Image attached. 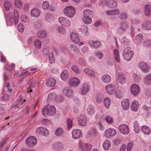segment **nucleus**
<instances>
[{"label":"nucleus","mask_w":151,"mask_h":151,"mask_svg":"<svg viewBox=\"0 0 151 151\" xmlns=\"http://www.w3.org/2000/svg\"><path fill=\"white\" fill-rule=\"evenodd\" d=\"M56 111L55 107L54 105L48 104L42 108V113L44 116L47 115L52 116L55 114Z\"/></svg>","instance_id":"1"},{"label":"nucleus","mask_w":151,"mask_h":151,"mask_svg":"<svg viewBox=\"0 0 151 151\" xmlns=\"http://www.w3.org/2000/svg\"><path fill=\"white\" fill-rule=\"evenodd\" d=\"M93 14L92 10L89 9L85 10L83 12V17L82 19L83 22L87 24H91L92 20L90 17L92 16Z\"/></svg>","instance_id":"2"},{"label":"nucleus","mask_w":151,"mask_h":151,"mask_svg":"<svg viewBox=\"0 0 151 151\" xmlns=\"http://www.w3.org/2000/svg\"><path fill=\"white\" fill-rule=\"evenodd\" d=\"M76 12V9L71 6H67L63 10L64 14L70 18H72L74 16Z\"/></svg>","instance_id":"3"},{"label":"nucleus","mask_w":151,"mask_h":151,"mask_svg":"<svg viewBox=\"0 0 151 151\" xmlns=\"http://www.w3.org/2000/svg\"><path fill=\"white\" fill-rule=\"evenodd\" d=\"M134 55L133 52L130 47L126 48L123 51V56L124 58L127 61H130Z\"/></svg>","instance_id":"4"},{"label":"nucleus","mask_w":151,"mask_h":151,"mask_svg":"<svg viewBox=\"0 0 151 151\" xmlns=\"http://www.w3.org/2000/svg\"><path fill=\"white\" fill-rule=\"evenodd\" d=\"M9 21L11 24H14L16 25L18 22L19 19L18 13L16 10L14 11V14H9L8 17Z\"/></svg>","instance_id":"5"},{"label":"nucleus","mask_w":151,"mask_h":151,"mask_svg":"<svg viewBox=\"0 0 151 151\" xmlns=\"http://www.w3.org/2000/svg\"><path fill=\"white\" fill-rule=\"evenodd\" d=\"M90 84L89 82L86 81L82 85L81 93L83 95H86L91 90Z\"/></svg>","instance_id":"6"},{"label":"nucleus","mask_w":151,"mask_h":151,"mask_svg":"<svg viewBox=\"0 0 151 151\" xmlns=\"http://www.w3.org/2000/svg\"><path fill=\"white\" fill-rule=\"evenodd\" d=\"M115 88V86L112 83L108 84L104 87L106 93L109 95H112L114 93Z\"/></svg>","instance_id":"7"},{"label":"nucleus","mask_w":151,"mask_h":151,"mask_svg":"<svg viewBox=\"0 0 151 151\" xmlns=\"http://www.w3.org/2000/svg\"><path fill=\"white\" fill-rule=\"evenodd\" d=\"M26 144L28 147H34L37 144V140L36 138L33 137H28L25 141Z\"/></svg>","instance_id":"8"},{"label":"nucleus","mask_w":151,"mask_h":151,"mask_svg":"<svg viewBox=\"0 0 151 151\" xmlns=\"http://www.w3.org/2000/svg\"><path fill=\"white\" fill-rule=\"evenodd\" d=\"M68 81V85L73 87H77L80 84L79 79L76 77H73L70 78Z\"/></svg>","instance_id":"9"},{"label":"nucleus","mask_w":151,"mask_h":151,"mask_svg":"<svg viewBox=\"0 0 151 151\" xmlns=\"http://www.w3.org/2000/svg\"><path fill=\"white\" fill-rule=\"evenodd\" d=\"M130 91L132 95L136 96L140 93V87L137 84H133L130 86Z\"/></svg>","instance_id":"10"},{"label":"nucleus","mask_w":151,"mask_h":151,"mask_svg":"<svg viewBox=\"0 0 151 151\" xmlns=\"http://www.w3.org/2000/svg\"><path fill=\"white\" fill-rule=\"evenodd\" d=\"M58 21L61 25L65 27H69L71 24L70 21L66 17H59L58 19Z\"/></svg>","instance_id":"11"},{"label":"nucleus","mask_w":151,"mask_h":151,"mask_svg":"<svg viewBox=\"0 0 151 151\" xmlns=\"http://www.w3.org/2000/svg\"><path fill=\"white\" fill-rule=\"evenodd\" d=\"M36 133L40 135L47 136L49 134L48 130L46 128L41 127L37 128L36 131Z\"/></svg>","instance_id":"12"},{"label":"nucleus","mask_w":151,"mask_h":151,"mask_svg":"<svg viewBox=\"0 0 151 151\" xmlns=\"http://www.w3.org/2000/svg\"><path fill=\"white\" fill-rule=\"evenodd\" d=\"M139 68L144 72L149 71L151 67L150 65L144 62H140L138 64Z\"/></svg>","instance_id":"13"},{"label":"nucleus","mask_w":151,"mask_h":151,"mask_svg":"<svg viewBox=\"0 0 151 151\" xmlns=\"http://www.w3.org/2000/svg\"><path fill=\"white\" fill-rule=\"evenodd\" d=\"M119 129L121 133L124 135H127L129 132L130 129L129 126L125 124H122L119 127Z\"/></svg>","instance_id":"14"},{"label":"nucleus","mask_w":151,"mask_h":151,"mask_svg":"<svg viewBox=\"0 0 151 151\" xmlns=\"http://www.w3.org/2000/svg\"><path fill=\"white\" fill-rule=\"evenodd\" d=\"M63 94L68 98H70L73 94L74 92L72 90L70 87L64 88L62 90Z\"/></svg>","instance_id":"15"},{"label":"nucleus","mask_w":151,"mask_h":151,"mask_svg":"<svg viewBox=\"0 0 151 151\" xmlns=\"http://www.w3.org/2000/svg\"><path fill=\"white\" fill-rule=\"evenodd\" d=\"M116 133V132L114 129L110 128L105 131L104 136L106 138L113 137L115 136Z\"/></svg>","instance_id":"16"},{"label":"nucleus","mask_w":151,"mask_h":151,"mask_svg":"<svg viewBox=\"0 0 151 151\" xmlns=\"http://www.w3.org/2000/svg\"><path fill=\"white\" fill-rule=\"evenodd\" d=\"M100 5L104 6L105 4L107 5L109 7L113 8L116 7L117 4L115 1H113L111 3L106 0H101L99 1Z\"/></svg>","instance_id":"17"},{"label":"nucleus","mask_w":151,"mask_h":151,"mask_svg":"<svg viewBox=\"0 0 151 151\" xmlns=\"http://www.w3.org/2000/svg\"><path fill=\"white\" fill-rule=\"evenodd\" d=\"M78 124L81 126H85L87 123V119L84 115H81L78 117Z\"/></svg>","instance_id":"18"},{"label":"nucleus","mask_w":151,"mask_h":151,"mask_svg":"<svg viewBox=\"0 0 151 151\" xmlns=\"http://www.w3.org/2000/svg\"><path fill=\"white\" fill-rule=\"evenodd\" d=\"M72 136L73 138L77 139L80 138L82 135V132L78 129H73L72 131Z\"/></svg>","instance_id":"19"},{"label":"nucleus","mask_w":151,"mask_h":151,"mask_svg":"<svg viewBox=\"0 0 151 151\" xmlns=\"http://www.w3.org/2000/svg\"><path fill=\"white\" fill-rule=\"evenodd\" d=\"M88 44L91 46L95 48H98L101 45V42L97 40H90L88 41Z\"/></svg>","instance_id":"20"},{"label":"nucleus","mask_w":151,"mask_h":151,"mask_svg":"<svg viewBox=\"0 0 151 151\" xmlns=\"http://www.w3.org/2000/svg\"><path fill=\"white\" fill-rule=\"evenodd\" d=\"M79 146L80 149L82 151H90L91 149V145L88 144H83L82 143L80 142Z\"/></svg>","instance_id":"21"},{"label":"nucleus","mask_w":151,"mask_h":151,"mask_svg":"<svg viewBox=\"0 0 151 151\" xmlns=\"http://www.w3.org/2000/svg\"><path fill=\"white\" fill-rule=\"evenodd\" d=\"M121 104L123 109L124 110H127L129 108L130 103L128 99H124L122 101Z\"/></svg>","instance_id":"22"},{"label":"nucleus","mask_w":151,"mask_h":151,"mask_svg":"<svg viewBox=\"0 0 151 151\" xmlns=\"http://www.w3.org/2000/svg\"><path fill=\"white\" fill-rule=\"evenodd\" d=\"M139 106V104L138 102L134 100L131 103L130 109L132 111L136 112L138 110Z\"/></svg>","instance_id":"23"},{"label":"nucleus","mask_w":151,"mask_h":151,"mask_svg":"<svg viewBox=\"0 0 151 151\" xmlns=\"http://www.w3.org/2000/svg\"><path fill=\"white\" fill-rule=\"evenodd\" d=\"M128 27V25L127 23H122L121 24L120 27L117 29V31L119 33H122L126 31Z\"/></svg>","instance_id":"24"},{"label":"nucleus","mask_w":151,"mask_h":151,"mask_svg":"<svg viewBox=\"0 0 151 151\" xmlns=\"http://www.w3.org/2000/svg\"><path fill=\"white\" fill-rule=\"evenodd\" d=\"M40 14V11L38 9L34 8L31 11L30 14L32 17L37 18L39 16Z\"/></svg>","instance_id":"25"},{"label":"nucleus","mask_w":151,"mask_h":151,"mask_svg":"<svg viewBox=\"0 0 151 151\" xmlns=\"http://www.w3.org/2000/svg\"><path fill=\"white\" fill-rule=\"evenodd\" d=\"M124 93V89L121 87L115 92V96L118 99H120L123 97Z\"/></svg>","instance_id":"26"},{"label":"nucleus","mask_w":151,"mask_h":151,"mask_svg":"<svg viewBox=\"0 0 151 151\" xmlns=\"http://www.w3.org/2000/svg\"><path fill=\"white\" fill-rule=\"evenodd\" d=\"M56 83V80L53 78H50L47 80L46 85L49 87L54 86Z\"/></svg>","instance_id":"27"},{"label":"nucleus","mask_w":151,"mask_h":151,"mask_svg":"<svg viewBox=\"0 0 151 151\" xmlns=\"http://www.w3.org/2000/svg\"><path fill=\"white\" fill-rule=\"evenodd\" d=\"M111 76L108 74H105L103 75L101 77V81L104 83H109L111 81Z\"/></svg>","instance_id":"28"},{"label":"nucleus","mask_w":151,"mask_h":151,"mask_svg":"<svg viewBox=\"0 0 151 151\" xmlns=\"http://www.w3.org/2000/svg\"><path fill=\"white\" fill-rule=\"evenodd\" d=\"M141 129L142 133L145 135L149 134L151 132L150 128L147 125H143L141 127Z\"/></svg>","instance_id":"29"},{"label":"nucleus","mask_w":151,"mask_h":151,"mask_svg":"<svg viewBox=\"0 0 151 151\" xmlns=\"http://www.w3.org/2000/svg\"><path fill=\"white\" fill-rule=\"evenodd\" d=\"M144 14L145 16L149 17L151 14V5H145L144 7Z\"/></svg>","instance_id":"30"},{"label":"nucleus","mask_w":151,"mask_h":151,"mask_svg":"<svg viewBox=\"0 0 151 151\" xmlns=\"http://www.w3.org/2000/svg\"><path fill=\"white\" fill-rule=\"evenodd\" d=\"M44 19L47 22L51 23L54 21V17L51 14H46L44 17Z\"/></svg>","instance_id":"31"},{"label":"nucleus","mask_w":151,"mask_h":151,"mask_svg":"<svg viewBox=\"0 0 151 151\" xmlns=\"http://www.w3.org/2000/svg\"><path fill=\"white\" fill-rule=\"evenodd\" d=\"M117 79L119 82L122 84L125 83L126 81L124 75L121 73H118Z\"/></svg>","instance_id":"32"},{"label":"nucleus","mask_w":151,"mask_h":151,"mask_svg":"<svg viewBox=\"0 0 151 151\" xmlns=\"http://www.w3.org/2000/svg\"><path fill=\"white\" fill-rule=\"evenodd\" d=\"M70 39L74 42L78 43L80 42V39L78 35L75 33H72L70 35Z\"/></svg>","instance_id":"33"},{"label":"nucleus","mask_w":151,"mask_h":151,"mask_svg":"<svg viewBox=\"0 0 151 151\" xmlns=\"http://www.w3.org/2000/svg\"><path fill=\"white\" fill-rule=\"evenodd\" d=\"M142 27L146 30H151V22L146 21L144 22L142 24Z\"/></svg>","instance_id":"34"},{"label":"nucleus","mask_w":151,"mask_h":151,"mask_svg":"<svg viewBox=\"0 0 151 151\" xmlns=\"http://www.w3.org/2000/svg\"><path fill=\"white\" fill-rule=\"evenodd\" d=\"M104 115H102L100 118L99 121L97 123L98 128L101 131L104 130V127L101 123L102 122H103L104 121Z\"/></svg>","instance_id":"35"},{"label":"nucleus","mask_w":151,"mask_h":151,"mask_svg":"<svg viewBox=\"0 0 151 151\" xmlns=\"http://www.w3.org/2000/svg\"><path fill=\"white\" fill-rule=\"evenodd\" d=\"M69 76V73L67 70H64L61 73L60 77L63 81L66 80L68 78Z\"/></svg>","instance_id":"36"},{"label":"nucleus","mask_w":151,"mask_h":151,"mask_svg":"<svg viewBox=\"0 0 151 151\" xmlns=\"http://www.w3.org/2000/svg\"><path fill=\"white\" fill-rule=\"evenodd\" d=\"M133 130L136 133L138 134L140 132V128L139 123L137 121H134L133 123Z\"/></svg>","instance_id":"37"},{"label":"nucleus","mask_w":151,"mask_h":151,"mask_svg":"<svg viewBox=\"0 0 151 151\" xmlns=\"http://www.w3.org/2000/svg\"><path fill=\"white\" fill-rule=\"evenodd\" d=\"M111 145V143L110 141L108 139H106L103 144V148L105 150H109Z\"/></svg>","instance_id":"38"},{"label":"nucleus","mask_w":151,"mask_h":151,"mask_svg":"<svg viewBox=\"0 0 151 151\" xmlns=\"http://www.w3.org/2000/svg\"><path fill=\"white\" fill-rule=\"evenodd\" d=\"M57 96L55 92H51L48 95L47 100H57Z\"/></svg>","instance_id":"39"},{"label":"nucleus","mask_w":151,"mask_h":151,"mask_svg":"<svg viewBox=\"0 0 151 151\" xmlns=\"http://www.w3.org/2000/svg\"><path fill=\"white\" fill-rule=\"evenodd\" d=\"M95 113L94 107L91 105H89L87 109V113L88 115H91Z\"/></svg>","instance_id":"40"},{"label":"nucleus","mask_w":151,"mask_h":151,"mask_svg":"<svg viewBox=\"0 0 151 151\" xmlns=\"http://www.w3.org/2000/svg\"><path fill=\"white\" fill-rule=\"evenodd\" d=\"M111 100L109 98L106 97L104 99V105L106 108L108 109L109 108L111 104Z\"/></svg>","instance_id":"41"},{"label":"nucleus","mask_w":151,"mask_h":151,"mask_svg":"<svg viewBox=\"0 0 151 151\" xmlns=\"http://www.w3.org/2000/svg\"><path fill=\"white\" fill-rule=\"evenodd\" d=\"M83 71L87 74L89 75L90 76L94 77L95 76V73L92 70L88 69L85 68L83 70Z\"/></svg>","instance_id":"42"},{"label":"nucleus","mask_w":151,"mask_h":151,"mask_svg":"<svg viewBox=\"0 0 151 151\" xmlns=\"http://www.w3.org/2000/svg\"><path fill=\"white\" fill-rule=\"evenodd\" d=\"M144 83L147 85H151V74L147 75L144 79Z\"/></svg>","instance_id":"43"},{"label":"nucleus","mask_w":151,"mask_h":151,"mask_svg":"<svg viewBox=\"0 0 151 151\" xmlns=\"http://www.w3.org/2000/svg\"><path fill=\"white\" fill-rule=\"evenodd\" d=\"M70 50L73 53H77L79 51V49L78 47L74 44H72L69 46Z\"/></svg>","instance_id":"44"},{"label":"nucleus","mask_w":151,"mask_h":151,"mask_svg":"<svg viewBox=\"0 0 151 151\" xmlns=\"http://www.w3.org/2000/svg\"><path fill=\"white\" fill-rule=\"evenodd\" d=\"M114 58L116 61L118 63H119L120 61V58L119 50L117 49H114Z\"/></svg>","instance_id":"45"},{"label":"nucleus","mask_w":151,"mask_h":151,"mask_svg":"<svg viewBox=\"0 0 151 151\" xmlns=\"http://www.w3.org/2000/svg\"><path fill=\"white\" fill-rule=\"evenodd\" d=\"M104 97L103 95L101 93L97 94L96 96V102L99 103H100L102 101Z\"/></svg>","instance_id":"46"},{"label":"nucleus","mask_w":151,"mask_h":151,"mask_svg":"<svg viewBox=\"0 0 151 151\" xmlns=\"http://www.w3.org/2000/svg\"><path fill=\"white\" fill-rule=\"evenodd\" d=\"M79 32H81L84 35H87L88 33V29L86 26H83L82 28L78 29Z\"/></svg>","instance_id":"47"},{"label":"nucleus","mask_w":151,"mask_h":151,"mask_svg":"<svg viewBox=\"0 0 151 151\" xmlns=\"http://www.w3.org/2000/svg\"><path fill=\"white\" fill-rule=\"evenodd\" d=\"M143 36L142 34H139L136 36V42L138 44H140L143 40Z\"/></svg>","instance_id":"48"},{"label":"nucleus","mask_w":151,"mask_h":151,"mask_svg":"<svg viewBox=\"0 0 151 151\" xmlns=\"http://www.w3.org/2000/svg\"><path fill=\"white\" fill-rule=\"evenodd\" d=\"M78 64L82 66H85L86 65V63L84 59L79 58H78Z\"/></svg>","instance_id":"49"},{"label":"nucleus","mask_w":151,"mask_h":151,"mask_svg":"<svg viewBox=\"0 0 151 151\" xmlns=\"http://www.w3.org/2000/svg\"><path fill=\"white\" fill-rule=\"evenodd\" d=\"M97 131L96 129H92L89 131L88 133V137H91L95 135L97 133Z\"/></svg>","instance_id":"50"},{"label":"nucleus","mask_w":151,"mask_h":151,"mask_svg":"<svg viewBox=\"0 0 151 151\" xmlns=\"http://www.w3.org/2000/svg\"><path fill=\"white\" fill-rule=\"evenodd\" d=\"M71 70H72L75 73L77 74H80L81 72V70H79L78 67L76 65H73L71 68Z\"/></svg>","instance_id":"51"},{"label":"nucleus","mask_w":151,"mask_h":151,"mask_svg":"<svg viewBox=\"0 0 151 151\" xmlns=\"http://www.w3.org/2000/svg\"><path fill=\"white\" fill-rule=\"evenodd\" d=\"M133 79L135 82H139L141 80L140 77L136 73H134L133 74Z\"/></svg>","instance_id":"52"},{"label":"nucleus","mask_w":151,"mask_h":151,"mask_svg":"<svg viewBox=\"0 0 151 151\" xmlns=\"http://www.w3.org/2000/svg\"><path fill=\"white\" fill-rule=\"evenodd\" d=\"M64 133L63 130L62 128L59 127L57 128L55 131V135L58 136L62 135Z\"/></svg>","instance_id":"53"},{"label":"nucleus","mask_w":151,"mask_h":151,"mask_svg":"<svg viewBox=\"0 0 151 151\" xmlns=\"http://www.w3.org/2000/svg\"><path fill=\"white\" fill-rule=\"evenodd\" d=\"M57 31L59 33L62 35L65 34L66 32L65 29L62 26L58 27L57 28Z\"/></svg>","instance_id":"54"},{"label":"nucleus","mask_w":151,"mask_h":151,"mask_svg":"<svg viewBox=\"0 0 151 151\" xmlns=\"http://www.w3.org/2000/svg\"><path fill=\"white\" fill-rule=\"evenodd\" d=\"M29 86H28L27 92L31 93L32 91V88H34L36 85V83L32 82L30 84H28Z\"/></svg>","instance_id":"55"},{"label":"nucleus","mask_w":151,"mask_h":151,"mask_svg":"<svg viewBox=\"0 0 151 151\" xmlns=\"http://www.w3.org/2000/svg\"><path fill=\"white\" fill-rule=\"evenodd\" d=\"M105 119L108 124H111L114 122L113 118L110 116H106Z\"/></svg>","instance_id":"56"},{"label":"nucleus","mask_w":151,"mask_h":151,"mask_svg":"<svg viewBox=\"0 0 151 151\" xmlns=\"http://www.w3.org/2000/svg\"><path fill=\"white\" fill-rule=\"evenodd\" d=\"M50 6L49 2L47 1H44L42 4V8L44 10H46L48 9Z\"/></svg>","instance_id":"57"},{"label":"nucleus","mask_w":151,"mask_h":151,"mask_svg":"<svg viewBox=\"0 0 151 151\" xmlns=\"http://www.w3.org/2000/svg\"><path fill=\"white\" fill-rule=\"evenodd\" d=\"M21 20L24 22H29L30 19L29 17L25 15H22L21 17Z\"/></svg>","instance_id":"58"},{"label":"nucleus","mask_w":151,"mask_h":151,"mask_svg":"<svg viewBox=\"0 0 151 151\" xmlns=\"http://www.w3.org/2000/svg\"><path fill=\"white\" fill-rule=\"evenodd\" d=\"M49 62L51 63H53L55 61V58L53 56L52 52H50L49 55Z\"/></svg>","instance_id":"59"},{"label":"nucleus","mask_w":151,"mask_h":151,"mask_svg":"<svg viewBox=\"0 0 151 151\" xmlns=\"http://www.w3.org/2000/svg\"><path fill=\"white\" fill-rule=\"evenodd\" d=\"M9 139L8 137H6L4 138H0V145L1 146L3 147L5 145L6 142Z\"/></svg>","instance_id":"60"},{"label":"nucleus","mask_w":151,"mask_h":151,"mask_svg":"<svg viewBox=\"0 0 151 151\" xmlns=\"http://www.w3.org/2000/svg\"><path fill=\"white\" fill-rule=\"evenodd\" d=\"M37 35L39 37H44L46 36V32L44 30L39 31L37 33Z\"/></svg>","instance_id":"61"},{"label":"nucleus","mask_w":151,"mask_h":151,"mask_svg":"<svg viewBox=\"0 0 151 151\" xmlns=\"http://www.w3.org/2000/svg\"><path fill=\"white\" fill-rule=\"evenodd\" d=\"M34 45L37 48H40L41 47V42L38 40H35L34 42Z\"/></svg>","instance_id":"62"},{"label":"nucleus","mask_w":151,"mask_h":151,"mask_svg":"<svg viewBox=\"0 0 151 151\" xmlns=\"http://www.w3.org/2000/svg\"><path fill=\"white\" fill-rule=\"evenodd\" d=\"M4 5L5 9L8 10L12 6V4L8 1H5L4 2Z\"/></svg>","instance_id":"63"},{"label":"nucleus","mask_w":151,"mask_h":151,"mask_svg":"<svg viewBox=\"0 0 151 151\" xmlns=\"http://www.w3.org/2000/svg\"><path fill=\"white\" fill-rule=\"evenodd\" d=\"M15 5L17 7L20 8L22 6V2L20 0H15Z\"/></svg>","instance_id":"64"}]
</instances>
